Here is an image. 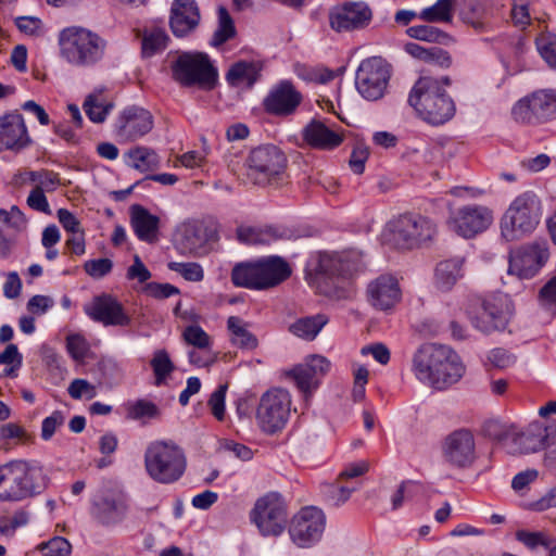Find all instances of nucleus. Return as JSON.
Returning a JSON list of instances; mask_svg holds the SVG:
<instances>
[{"label":"nucleus","mask_w":556,"mask_h":556,"mask_svg":"<svg viewBox=\"0 0 556 556\" xmlns=\"http://www.w3.org/2000/svg\"><path fill=\"white\" fill-rule=\"evenodd\" d=\"M412 370L420 382L443 389L463 377L465 366L451 348L426 343L415 352Z\"/></svg>","instance_id":"obj_1"},{"label":"nucleus","mask_w":556,"mask_h":556,"mask_svg":"<svg viewBox=\"0 0 556 556\" xmlns=\"http://www.w3.org/2000/svg\"><path fill=\"white\" fill-rule=\"evenodd\" d=\"M61 59L76 68H92L100 64L109 41L99 33L78 25L63 28L58 36Z\"/></svg>","instance_id":"obj_2"},{"label":"nucleus","mask_w":556,"mask_h":556,"mask_svg":"<svg viewBox=\"0 0 556 556\" xmlns=\"http://www.w3.org/2000/svg\"><path fill=\"white\" fill-rule=\"evenodd\" d=\"M47 477L37 462L12 460L0 465V501L20 502L41 493Z\"/></svg>","instance_id":"obj_3"},{"label":"nucleus","mask_w":556,"mask_h":556,"mask_svg":"<svg viewBox=\"0 0 556 556\" xmlns=\"http://www.w3.org/2000/svg\"><path fill=\"white\" fill-rule=\"evenodd\" d=\"M408 103L429 124L442 125L450 121L456 111L453 99L440 86L438 78L420 77L414 85Z\"/></svg>","instance_id":"obj_4"},{"label":"nucleus","mask_w":556,"mask_h":556,"mask_svg":"<svg viewBox=\"0 0 556 556\" xmlns=\"http://www.w3.org/2000/svg\"><path fill=\"white\" fill-rule=\"evenodd\" d=\"M144 468L153 481L161 484L175 483L187 469L185 451L173 441H153L144 452Z\"/></svg>","instance_id":"obj_5"},{"label":"nucleus","mask_w":556,"mask_h":556,"mask_svg":"<svg viewBox=\"0 0 556 556\" xmlns=\"http://www.w3.org/2000/svg\"><path fill=\"white\" fill-rule=\"evenodd\" d=\"M290 275L291 268L283 258L266 256L237 264L231 270V281L236 287L265 290L278 286Z\"/></svg>","instance_id":"obj_6"},{"label":"nucleus","mask_w":556,"mask_h":556,"mask_svg":"<svg viewBox=\"0 0 556 556\" xmlns=\"http://www.w3.org/2000/svg\"><path fill=\"white\" fill-rule=\"evenodd\" d=\"M540 202L533 193L526 192L517 197L505 212L501 229L508 241L518 240L533 232L540 223Z\"/></svg>","instance_id":"obj_7"},{"label":"nucleus","mask_w":556,"mask_h":556,"mask_svg":"<svg viewBox=\"0 0 556 556\" xmlns=\"http://www.w3.org/2000/svg\"><path fill=\"white\" fill-rule=\"evenodd\" d=\"M390 241L399 249H415L432 242L438 235L435 223L420 214H403L389 223Z\"/></svg>","instance_id":"obj_8"},{"label":"nucleus","mask_w":556,"mask_h":556,"mask_svg":"<svg viewBox=\"0 0 556 556\" xmlns=\"http://www.w3.org/2000/svg\"><path fill=\"white\" fill-rule=\"evenodd\" d=\"M173 78L181 86H198L211 90L217 81V71L204 53L185 52L172 64Z\"/></svg>","instance_id":"obj_9"},{"label":"nucleus","mask_w":556,"mask_h":556,"mask_svg":"<svg viewBox=\"0 0 556 556\" xmlns=\"http://www.w3.org/2000/svg\"><path fill=\"white\" fill-rule=\"evenodd\" d=\"M292 405L290 392L280 387H274L264 392L256 407L255 419L261 430L274 434L287 425Z\"/></svg>","instance_id":"obj_10"},{"label":"nucleus","mask_w":556,"mask_h":556,"mask_svg":"<svg viewBox=\"0 0 556 556\" xmlns=\"http://www.w3.org/2000/svg\"><path fill=\"white\" fill-rule=\"evenodd\" d=\"M247 166L249 179L255 185L265 186L285 173L287 157L276 146H261L250 152Z\"/></svg>","instance_id":"obj_11"},{"label":"nucleus","mask_w":556,"mask_h":556,"mask_svg":"<svg viewBox=\"0 0 556 556\" xmlns=\"http://www.w3.org/2000/svg\"><path fill=\"white\" fill-rule=\"evenodd\" d=\"M514 121L521 125H540L556 119V91L536 90L520 100L513 109Z\"/></svg>","instance_id":"obj_12"},{"label":"nucleus","mask_w":556,"mask_h":556,"mask_svg":"<svg viewBox=\"0 0 556 556\" xmlns=\"http://www.w3.org/2000/svg\"><path fill=\"white\" fill-rule=\"evenodd\" d=\"M331 363L319 354L308 355L300 364L283 372L303 393L305 401L318 389L321 379L329 372Z\"/></svg>","instance_id":"obj_13"},{"label":"nucleus","mask_w":556,"mask_h":556,"mask_svg":"<svg viewBox=\"0 0 556 556\" xmlns=\"http://www.w3.org/2000/svg\"><path fill=\"white\" fill-rule=\"evenodd\" d=\"M513 314L514 304L506 294L491 295L482 301L471 323L479 331L491 333L504 330Z\"/></svg>","instance_id":"obj_14"},{"label":"nucleus","mask_w":556,"mask_h":556,"mask_svg":"<svg viewBox=\"0 0 556 556\" xmlns=\"http://www.w3.org/2000/svg\"><path fill=\"white\" fill-rule=\"evenodd\" d=\"M252 520L263 535H279L286 528V504L277 493L258 498L252 510Z\"/></svg>","instance_id":"obj_15"},{"label":"nucleus","mask_w":556,"mask_h":556,"mask_svg":"<svg viewBox=\"0 0 556 556\" xmlns=\"http://www.w3.org/2000/svg\"><path fill=\"white\" fill-rule=\"evenodd\" d=\"M390 79L388 64L381 58L364 60L356 72L355 85L358 92L368 100L380 99Z\"/></svg>","instance_id":"obj_16"},{"label":"nucleus","mask_w":556,"mask_h":556,"mask_svg":"<svg viewBox=\"0 0 556 556\" xmlns=\"http://www.w3.org/2000/svg\"><path fill=\"white\" fill-rule=\"evenodd\" d=\"M549 257L546 242H533L510 253L508 273L520 279L533 278Z\"/></svg>","instance_id":"obj_17"},{"label":"nucleus","mask_w":556,"mask_h":556,"mask_svg":"<svg viewBox=\"0 0 556 556\" xmlns=\"http://www.w3.org/2000/svg\"><path fill=\"white\" fill-rule=\"evenodd\" d=\"M372 20V11L364 1H346L329 13L330 27L337 33L366 28Z\"/></svg>","instance_id":"obj_18"},{"label":"nucleus","mask_w":556,"mask_h":556,"mask_svg":"<svg viewBox=\"0 0 556 556\" xmlns=\"http://www.w3.org/2000/svg\"><path fill=\"white\" fill-rule=\"evenodd\" d=\"M325 529V515L316 507H304L293 518L289 528L292 541L300 547L317 542Z\"/></svg>","instance_id":"obj_19"},{"label":"nucleus","mask_w":556,"mask_h":556,"mask_svg":"<svg viewBox=\"0 0 556 556\" xmlns=\"http://www.w3.org/2000/svg\"><path fill=\"white\" fill-rule=\"evenodd\" d=\"M84 312L93 321L100 323L105 327H128L132 321L123 304L108 293L96 295L90 303L85 305Z\"/></svg>","instance_id":"obj_20"},{"label":"nucleus","mask_w":556,"mask_h":556,"mask_svg":"<svg viewBox=\"0 0 556 556\" xmlns=\"http://www.w3.org/2000/svg\"><path fill=\"white\" fill-rule=\"evenodd\" d=\"M493 216L489 208L480 205H465L452 213L450 228L464 238H472L484 231L492 223Z\"/></svg>","instance_id":"obj_21"},{"label":"nucleus","mask_w":556,"mask_h":556,"mask_svg":"<svg viewBox=\"0 0 556 556\" xmlns=\"http://www.w3.org/2000/svg\"><path fill=\"white\" fill-rule=\"evenodd\" d=\"M444 460L454 468H467L476 459V442L471 431L458 429L450 433L442 445Z\"/></svg>","instance_id":"obj_22"},{"label":"nucleus","mask_w":556,"mask_h":556,"mask_svg":"<svg viewBox=\"0 0 556 556\" xmlns=\"http://www.w3.org/2000/svg\"><path fill=\"white\" fill-rule=\"evenodd\" d=\"M152 114L140 106L124 109L114 123L115 135L123 141H135L153 128Z\"/></svg>","instance_id":"obj_23"},{"label":"nucleus","mask_w":556,"mask_h":556,"mask_svg":"<svg viewBox=\"0 0 556 556\" xmlns=\"http://www.w3.org/2000/svg\"><path fill=\"white\" fill-rule=\"evenodd\" d=\"M31 144L24 117L17 112L0 116V152H20Z\"/></svg>","instance_id":"obj_24"},{"label":"nucleus","mask_w":556,"mask_h":556,"mask_svg":"<svg viewBox=\"0 0 556 556\" xmlns=\"http://www.w3.org/2000/svg\"><path fill=\"white\" fill-rule=\"evenodd\" d=\"M302 102V94L289 80H282L275 85L263 105L267 113L276 116H289L293 114Z\"/></svg>","instance_id":"obj_25"},{"label":"nucleus","mask_w":556,"mask_h":556,"mask_svg":"<svg viewBox=\"0 0 556 556\" xmlns=\"http://www.w3.org/2000/svg\"><path fill=\"white\" fill-rule=\"evenodd\" d=\"M211 238L208 228L200 220H187L182 223L176 232L178 249L194 256H202L207 253V242Z\"/></svg>","instance_id":"obj_26"},{"label":"nucleus","mask_w":556,"mask_h":556,"mask_svg":"<svg viewBox=\"0 0 556 556\" xmlns=\"http://www.w3.org/2000/svg\"><path fill=\"white\" fill-rule=\"evenodd\" d=\"M367 300L378 311H390L401 300L399 281L391 275H381L367 286Z\"/></svg>","instance_id":"obj_27"},{"label":"nucleus","mask_w":556,"mask_h":556,"mask_svg":"<svg viewBox=\"0 0 556 556\" xmlns=\"http://www.w3.org/2000/svg\"><path fill=\"white\" fill-rule=\"evenodd\" d=\"M128 508L125 497L106 495L92 503L90 513L101 526L114 527L125 520Z\"/></svg>","instance_id":"obj_28"},{"label":"nucleus","mask_w":556,"mask_h":556,"mask_svg":"<svg viewBox=\"0 0 556 556\" xmlns=\"http://www.w3.org/2000/svg\"><path fill=\"white\" fill-rule=\"evenodd\" d=\"M200 18V11L194 0H174L169 26L176 37H185L193 31Z\"/></svg>","instance_id":"obj_29"},{"label":"nucleus","mask_w":556,"mask_h":556,"mask_svg":"<svg viewBox=\"0 0 556 556\" xmlns=\"http://www.w3.org/2000/svg\"><path fill=\"white\" fill-rule=\"evenodd\" d=\"M307 146L318 150H333L343 142V135L330 129L320 121H311L302 130Z\"/></svg>","instance_id":"obj_30"},{"label":"nucleus","mask_w":556,"mask_h":556,"mask_svg":"<svg viewBox=\"0 0 556 556\" xmlns=\"http://www.w3.org/2000/svg\"><path fill=\"white\" fill-rule=\"evenodd\" d=\"M313 270L318 279L345 278L356 270V266L346 255L323 253L319 254L316 264L313 266Z\"/></svg>","instance_id":"obj_31"},{"label":"nucleus","mask_w":556,"mask_h":556,"mask_svg":"<svg viewBox=\"0 0 556 556\" xmlns=\"http://www.w3.org/2000/svg\"><path fill=\"white\" fill-rule=\"evenodd\" d=\"M465 258L453 256L440 261L434 268L433 283L441 292L451 291L464 277Z\"/></svg>","instance_id":"obj_32"},{"label":"nucleus","mask_w":556,"mask_h":556,"mask_svg":"<svg viewBox=\"0 0 556 556\" xmlns=\"http://www.w3.org/2000/svg\"><path fill=\"white\" fill-rule=\"evenodd\" d=\"M556 434V426L547 421L545 425L535 422L529 429L515 438L520 453H534L548 444Z\"/></svg>","instance_id":"obj_33"},{"label":"nucleus","mask_w":556,"mask_h":556,"mask_svg":"<svg viewBox=\"0 0 556 556\" xmlns=\"http://www.w3.org/2000/svg\"><path fill=\"white\" fill-rule=\"evenodd\" d=\"M130 224L139 240L154 243L159 240L160 218L139 204L130 207Z\"/></svg>","instance_id":"obj_34"},{"label":"nucleus","mask_w":556,"mask_h":556,"mask_svg":"<svg viewBox=\"0 0 556 556\" xmlns=\"http://www.w3.org/2000/svg\"><path fill=\"white\" fill-rule=\"evenodd\" d=\"M286 235V229L275 226H240L237 229L238 240L244 244H270L277 240L283 239Z\"/></svg>","instance_id":"obj_35"},{"label":"nucleus","mask_w":556,"mask_h":556,"mask_svg":"<svg viewBox=\"0 0 556 556\" xmlns=\"http://www.w3.org/2000/svg\"><path fill=\"white\" fill-rule=\"evenodd\" d=\"M262 64L256 61H238L233 63L227 74L226 80L232 87H252L258 79Z\"/></svg>","instance_id":"obj_36"},{"label":"nucleus","mask_w":556,"mask_h":556,"mask_svg":"<svg viewBox=\"0 0 556 556\" xmlns=\"http://www.w3.org/2000/svg\"><path fill=\"white\" fill-rule=\"evenodd\" d=\"M327 323L328 317L324 314L305 316L290 324L288 330L302 340L312 341L318 336Z\"/></svg>","instance_id":"obj_37"},{"label":"nucleus","mask_w":556,"mask_h":556,"mask_svg":"<svg viewBox=\"0 0 556 556\" xmlns=\"http://www.w3.org/2000/svg\"><path fill=\"white\" fill-rule=\"evenodd\" d=\"M126 156L128 165L141 173L155 170L160 166L157 153L148 147L132 148L126 153Z\"/></svg>","instance_id":"obj_38"},{"label":"nucleus","mask_w":556,"mask_h":556,"mask_svg":"<svg viewBox=\"0 0 556 556\" xmlns=\"http://www.w3.org/2000/svg\"><path fill=\"white\" fill-rule=\"evenodd\" d=\"M460 16L465 23L481 31L485 28L489 10L481 0H464Z\"/></svg>","instance_id":"obj_39"},{"label":"nucleus","mask_w":556,"mask_h":556,"mask_svg":"<svg viewBox=\"0 0 556 556\" xmlns=\"http://www.w3.org/2000/svg\"><path fill=\"white\" fill-rule=\"evenodd\" d=\"M112 108L113 103L105 99L102 90L90 93L84 102V110L93 123L104 122Z\"/></svg>","instance_id":"obj_40"},{"label":"nucleus","mask_w":556,"mask_h":556,"mask_svg":"<svg viewBox=\"0 0 556 556\" xmlns=\"http://www.w3.org/2000/svg\"><path fill=\"white\" fill-rule=\"evenodd\" d=\"M232 344L241 349L253 350L257 346V339L252 334L243 320L238 316H230L227 320Z\"/></svg>","instance_id":"obj_41"},{"label":"nucleus","mask_w":556,"mask_h":556,"mask_svg":"<svg viewBox=\"0 0 556 556\" xmlns=\"http://www.w3.org/2000/svg\"><path fill=\"white\" fill-rule=\"evenodd\" d=\"M169 37L164 28L152 27L142 34L141 53L144 58H151L167 47Z\"/></svg>","instance_id":"obj_42"},{"label":"nucleus","mask_w":556,"mask_h":556,"mask_svg":"<svg viewBox=\"0 0 556 556\" xmlns=\"http://www.w3.org/2000/svg\"><path fill=\"white\" fill-rule=\"evenodd\" d=\"M405 51L415 59L437 63L442 67H448L452 63L450 54L439 48L426 49L418 43L408 42L405 46Z\"/></svg>","instance_id":"obj_43"},{"label":"nucleus","mask_w":556,"mask_h":556,"mask_svg":"<svg viewBox=\"0 0 556 556\" xmlns=\"http://www.w3.org/2000/svg\"><path fill=\"white\" fill-rule=\"evenodd\" d=\"M218 25L211 39V45L219 47L232 39L236 34V26L232 17L226 8L219 7L217 10Z\"/></svg>","instance_id":"obj_44"},{"label":"nucleus","mask_w":556,"mask_h":556,"mask_svg":"<svg viewBox=\"0 0 556 556\" xmlns=\"http://www.w3.org/2000/svg\"><path fill=\"white\" fill-rule=\"evenodd\" d=\"M34 188L43 192H54L61 185L58 173L49 169L29 170L24 174Z\"/></svg>","instance_id":"obj_45"},{"label":"nucleus","mask_w":556,"mask_h":556,"mask_svg":"<svg viewBox=\"0 0 556 556\" xmlns=\"http://www.w3.org/2000/svg\"><path fill=\"white\" fill-rule=\"evenodd\" d=\"M456 0H438L433 5L425 8L418 15L419 18L433 22H451L452 9Z\"/></svg>","instance_id":"obj_46"},{"label":"nucleus","mask_w":556,"mask_h":556,"mask_svg":"<svg viewBox=\"0 0 556 556\" xmlns=\"http://www.w3.org/2000/svg\"><path fill=\"white\" fill-rule=\"evenodd\" d=\"M150 365L154 372L156 386L163 384L167 377L175 370V365L165 350H156L153 353Z\"/></svg>","instance_id":"obj_47"},{"label":"nucleus","mask_w":556,"mask_h":556,"mask_svg":"<svg viewBox=\"0 0 556 556\" xmlns=\"http://www.w3.org/2000/svg\"><path fill=\"white\" fill-rule=\"evenodd\" d=\"M516 539L530 549H534L538 546L549 548L555 544V540L544 531H527L518 530L516 532Z\"/></svg>","instance_id":"obj_48"},{"label":"nucleus","mask_w":556,"mask_h":556,"mask_svg":"<svg viewBox=\"0 0 556 556\" xmlns=\"http://www.w3.org/2000/svg\"><path fill=\"white\" fill-rule=\"evenodd\" d=\"M184 341L202 351L211 350V337L198 325H189L182 331Z\"/></svg>","instance_id":"obj_49"},{"label":"nucleus","mask_w":556,"mask_h":556,"mask_svg":"<svg viewBox=\"0 0 556 556\" xmlns=\"http://www.w3.org/2000/svg\"><path fill=\"white\" fill-rule=\"evenodd\" d=\"M406 34L414 39L429 42H444L447 35L439 28L430 25H416L407 28Z\"/></svg>","instance_id":"obj_50"},{"label":"nucleus","mask_w":556,"mask_h":556,"mask_svg":"<svg viewBox=\"0 0 556 556\" xmlns=\"http://www.w3.org/2000/svg\"><path fill=\"white\" fill-rule=\"evenodd\" d=\"M168 268L180 276L187 281L200 282L204 279L203 267L195 262H169Z\"/></svg>","instance_id":"obj_51"},{"label":"nucleus","mask_w":556,"mask_h":556,"mask_svg":"<svg viewBox=\"0 0 556 556\" xmlns=\"http://www.w3.org/2000/svg\"><path fill=\"white\" fill-rule=\"evenodd\" d=\"M536 47L546 63L552 67H556V35L549 33L541 34L536 39Z\"/></svg>","instance_id":"obj_52"},{"label":"nucleus","mask_w":556,"mask_h":556,"mask_svg":"<svg viewBox=\"0 0 556 556\" xmlns=\"http://www.w3.org/2000/svg\"><path fill=\"white\" fill-rule=\"evenodd\" d=\"M538 302L543 309L556 313V276L539 290Z\"/></svg>","instance_id":"obj_53"},{"label":"nucleus","mask_w":556,"mask_h":556,"mask_svg":"<svg viewBox=\"0 0 556 556\" xmlns=\"http://www.w3.org/2000/svg\"><path fill=\"white\" fill-rule=\"evenodd\" d=\"M38 548L43 552L45 556H68L72 552L71 543L62 536H54L48 542L41 543Z\"/></svg>","instance_id":"obj_54"},{"label":"nucleus","mask_w":556,"mask_h":556,"mask_svg":"<svg viewBox=\"0 0 556 556\" xmlns=\"http://www.w3.org/2000/svg\"><path fill=\"white\" fill-rule=\"evenodd\" d=\"M67 392L74 400H80L81 397L91 400L97 396L96 387L86 379H74L67 388Z\"/></svg>","instance_id":"obj_55"},{"label":"nucleus","mask_w":556,"mask_h":556,"mask_svg":"<svg viewBox=\"0 0 556 556\" xmlns=\"http://www.w3.org/2000/svg\"><path fill=\"white\" fill-rule=\"evenodd\" d=\"M15 24L20 31L27 36L41 37L45 35L43 23L38 17L20 16L16 18Z\"/></svg>","instance_id":"obj_56"},{"label":"nucleus","mask_w":556,"mask_h":556,"mask_svg":"<svg viewBox=\"0 0 556 556\" xmlns=\"http://www.w3.org/2000/svg\"><path fill=\"white\" fill-rule=\"evenodd\" d=\"M228 386L220 384L218 388L211 394L208 400V406L213 416L222 421L225 418V397Z\"/></svg>","instance_id":"obj_57"},{"label":"nucleus","mask_w":556,"mask_h":556,"mask_svg":"<svg viewBox=\"0 0 556 556\" xmlns=\"http://www.w3.org/2000/svg\"><path fill=\"white\" fill-rule=\"evenodd\" d=\"M157 414V407L154 403L138 400L135 403L130 404L127 409V416L130 419H141L144 417H154Z\"/></svg>","instance_id":"obj_58"},{"label":"nucleus","mask_w":556,"mask_h":556,"mask_svg":"<svg viewBox=\"0 0 556 556\" xmlns=\"http://www.w3.org/2000/svg\"><path fill=\"white\" fill-rule=\"evenodd\" d=\"M113 267L109 258L89 260L84 264L85 271L92 278L99 279L108 275Z\"/></svg>","instance_id":"obj_59"},{"label":"nucleus","mask_w":556,"mask_h":556,"mask_svg":"<svg viewBox=\"0 0 556 556\" xmlns=\"http://www.w3.org/2000/svg\"><path fill=\"white\" fill-rule=\"evenodd\" d=\"M65 421V417L62 412L54 410L50 416L42 420L41 425V438L45 441L50 440L55 433L56 429L61 427Z\"/></svg>","instance_id":"obj_60"},{"label":"nucleus","mask_w":556,"mask_h":556,"mask_svg":"<svg viewBox=\"0 0 556 556\" xmlns=\"http://www.w3.org/2000/svg\"><path fill=\"white\" fill-rule=\"evenodd\" d=\"M10 439H16L22 443H26L30 440V434L17 424L8 422L0 427V440Z\"/></svg>","instance_id":"obj_61"},{"label":"nucleus","mask_w":556,"mask_h":556,"mask_svg":"<svg viewBox=\"0 0 556 556\" xmlns=\"http://www.w3.org/2000/svg\"><path fill=\"white\" fill-rule=\"evenodd\" d=\"M66 348L71 356L76 361L84 359L88 351L86 340L78 334L67 337Z\"/></svg>","instance_id":"obj_62"},{"label":"nucleus","mask_w":556,"mask_h":556,"mask_svg":"<svg viewBox=\"0 0 556 556\" xmlns=\"http://www.w3.org/2000/svg\"><path fill=\"white\" fill-rule=\"evenodd\" d=\"M369 151L364 146H356L350 156V167L355 174H362L365 168V163L368 159Z\"/></svg>","instance_id":"obj_63"},{"label":"nucleus","mask_w":556,"mask_h":556,"mask_svg":"<svg viewBox=\"0 0 556 556\" xmlns=\"http://www.w3.org/2000/svg\"><path fill=\"white\" fill-rule=\"evenodd\" d=\"M45 193L46 192L33 188L26 202L30 208L45 214H50L51 210Z\"/></svg>","instance_id":"obj_64"}]
</instances>
